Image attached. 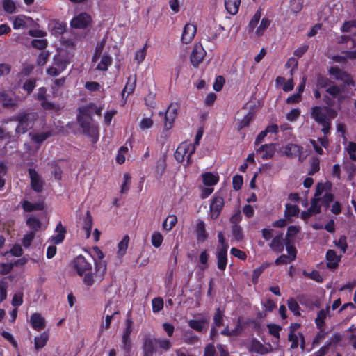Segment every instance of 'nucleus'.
Returning a JSON list of instances; mask_svg holds the SVG:
<instances>
[{"label": "nucleus", "instance_id": "obj_1", "mask_svg": "<svg viewBox=\"0 0 356 356\" xmlns=\"http://www.w3.org/2000/svg\"><path fill=\"white\" fill-rule=\"evenodd\" d=\"M12 120L18 122L15 131L17 134H24L32 129L34 125L35 117V115L31 113H21L15 116Z\"/></svg>", "mask_w": 356, "mask_h": 356}, {"label": "nucleus", "instance_id": "obj_2", "mask_svg": "<svg viewBox=\"0 0 356 356\" xmlns=\"http://www.w3.org/2000/svg\"><path fill=\"white\" fill-rule=\"evenodd\" d=\"M134 329V321L131 318V312L127 314V319L124 323V328L122 337L121 348L126 353H129L131 350V333Z\"/></svg>", "mask_w": 356, "mask_h": 356}, {"label": "nucleus", "instance_id": "obj_3", "mask_svg": "<svg viewBox=\"0 0 356 356\" xmlns=\"http://www.w3.org/2000/svg\"><path fill=\"white\" fill-rule=\"evenodd\" d=\"M78 123L82 129L83 134L90 138L92 143H95L98 141L99 136V128L98 126L93 122V119L82 120L79 118Z\"/></svg>", "mask_w": 356, "mask_h": 356}, {"label": "nucleus", "instance_id": "obj_4", "mask_svg": "<svg viewBox=\"0 0 356 356\" xmlns=\"http://www.w3.org/2000/svg\"><path fill=\"white\" fill-rule=\"evenodd\" d=\"M69 60L63 55L59 54H55L53 57V61L46 72L49 76H57L62 73L67 67Z\"/></svg>", "mask_w": 356, "mask_h": 356}, {"label": "nucleus", "instance_id": "obj_5", "mask_svg": "<svg viewBox=\"0 0 356 356\" xmlns=\"http://www.w3.org/2000/svg\"><path fill=\"white\" fill-rule=\"evenodd\" d=\"M328 75L336 81L343 82V83L348 86H354L355 81L350 74L346 71L341 69L337 65L331 66L327 70Z\"/></svg>", "mask_w": 356, "mask_h": 356}, {"label": "nucleus", "instance_id": "obj_6", "mask_svg": "<svg viewBox=\"0 0 356 356\" xmlns=\"http://www.w3.org/2000/svg\"><path fill=\"white\" fill-rule=\"evenodd\" d=\"M143 356H153L157 349V339L151 333H145L142 338Z\"/></svg>", "mask_w": 356, "mask_h": 356}, {"label": "nucleus", "instance_id": "obj_7", "mask_svg": "<svg viewBox=\"0 0 356 356\" xmlns=\"http://www.w3.org/2000/svg\"><path fill=\"white\" fill-rule=\"evenodd\" d=\"M194 153V147L188 145V142H183L177 147L174 156L175 159L179 163L184 161L185 157H186V165H189L191 163V156Z\"/></svg>", "mask_w": 356, "mask_h": 356}, {"label": "nucleus", "instance_id": "obj_8", "mask_svg": "<svg viewBox=\"0 0 356 356\" xmlns=\"http://www.w3.org/2000/svg\"><path fill=\"white\" fill-rule=\"evenodd\" d=\"M92 18L86 12H81L74 16L70 21V26L75 29H86L91 26Z\"/></svg>", "mask_w": 356, "mask_h": 356}, {"label": "nucleus", "instance_id": "obj_9", "mask_svg": "<svg viewBox=\"0 0 356 356\" xmlns=\"http://www.w3.org/2000/svg\"><path fill=\"white\" fill-rule=\"evenodd\" d=\"M180 108V105L178 102H172L168 106L165 113V129L167 130L170 129L174 124L175 120L178 115V111Z\"/></svg>", "mask_w": 356, "mask_h": 356}, {"label": "nucleus", "instance_id": "obj_10", "mask_svg": "<svg viewBox=\"0 0 356 356\" xmlns=\"http://www.w3.org/2000/svg\"><path fill=\"white\" fill-rule=\"evenodd\" d=\"M225 204L224 198L216 194L213 197L209 206V216L212 220L217 219L221 213Z\"/></svg>", "mask_w": 356, "mask_h": 356}, {"label": "nucleus", "instance_id": "obj_11", "mask_svg": "<svg viewBox=\"0 0 356 356\" xmlns=\"http://www.w3.org/2000/svg\"><path fill=\"white\" fill-rule=\"evenodd\" d=\"M207 52L201 43H196L190 55V61L194 67H197L204 58Z\"/></svg>", "mask_w": 356, "mask_h": 356}, {"label": "nucleus", "instance_id": "obj_12", "mask_svg": "<svg viewBox=\"0 0 356 356\" xmlns=\"http://www.w3.org/2000/svg\"><path fill=\"white\" fill-rule=\"evenodd\" d=\"M73 266L79 276L92 270V265L82 254L78 255L72 261Z\"/></svg>", "mask_w": 356, "mask_h": 356}, {"label": "nucleus", "instance_id": "obj_13", "mask_svg": "<svg viewBox=\"0 0 356 356\" xmlns=\"http://www.w3.org/2000/svg\"><path fill=\"white\" fill-rule=\"evenodd\" d=\"M276 151V147L275 143H268L261 145L257 150L256 153L261 154V157L263 160L270 159L273 157Z\"/></svg>", "mask_w": 356, "mask_h": 356}, {"label": "nucleus", "instance_id": "obj_14", "mask_svg": "<svg viewBox=\"0 0 356 356\" xmlns=\"http://www.w3.org/2000/svg\"><path fill=\"white\" fill-rule=\"evenodd\" d=\"M285 242V238H283V233L280 232L273 238L269 243V247L275 253H281L284 249Z\"/></svg>", "mask_w": 356, "mask_h": 356}, {"label": "nucleus", "instance_id": "obj_15", "mask_svg": "<svg viewBox=\"0 0 356 356\" xmlns=\"http://www.w3.org/2000/svg\"><path fill=\"white\" fill-rule=\"evenodd\" d=\"M197 32V28L192 24H186L183 29L181 40L184 44H189L193 40Z\"/></svg>", "mask_w": 356, "mask_h": 356}, {"label": "nucleus", "instance_id": "obj_16", "mask_svg": "<svg viewBox=\"0 0 356 356\" xmlns=\"http://www.w3.org/2000/svg\"><path fill=\"white\" fill-rule=\"evenodd\" d=\"M323 108L320 106H314L311 109V117L318 124L330 121L327 117L326 113L323 112Z\"/></svg>", "mask_w": 356, "mask_h": 356}, {"label": "nucleus", "instance_id": "obj_17", "mask_svg": "<svg viewBox=\"0 0 356 356\" xmlns=\"http://www.w3.org/2000/svg\"><path fill=\"white\" fill-rule=\"evenodd\" d=\"M29 322L32 328L36 331H41L45 328L46 322L40 313L35 312L31 315Z\"/></svg>", "mask_w": 356, "mask_h": 356}, {"label": "nucleus", "instance_id": "obj_18", "mask_svg": "<svg viewBox=\"0 0 356 356\" xmlns=\"http://www.w3.org/2000/svg\"><path fill=\"white\" fill-rule=\"evenodd\" d=\"M29 175L31 179V186L32 189L37 193H40L43 188V183L40 180L38 173L35 169L29 168Z\"/></svg>", "mask_w": 356, "mask_h": 356}, {"label": "nucleus", "instance_id": "obj_19", "mask_svg": "<svg viewBox=\"0 0 356 356\" xmlns=\"http://www.w3.org/2000/svg\"><path fill=\"white\" fill-rule=\"evenodd\" d=\"M327 267L329 269H335L341 261V256H337L334 250H328L326 252Z\"/></svg>", "mask_w": 356, "mask_h": 356}, {"label": "nucleus", "instance_id": "obj_20", "mask_svg": "<svg viewBox=\"0 0 356 356\" xmlns=\"http://www.w3.org/2000/svg\"><path fill=\"white\" fill-rule=\"evenodd\" d=\"M95 107V104L94 103H90L89 104L79 107L78 111L79 113L77 115V122H79V119H81L82 120H87L88 119H92V110Z\"/></svg>", "mask_w": 356, "mask_h": 356}, {"label": "nucleus", "instance_id": "obj_21", "mask_svg": "<svg viewBox=\"0 0 356 356\" xmlns=\"http://www.w3.org/2000/svg\"><path fill=\"white\" fill-rule=\"evenodd\" d=\"M302 147L298 145L289 143L284 147V152L288 157L294 158L298 155L300 156L302 152ZM299 159L300 160V156L299 157Z\"/></svg>", "mask_w": 356, "mask_h": 356}, {"label": "nucleus", "instance_id": "obj_22", "mask_svg": "<svg viewBox=\"0 0 356 356\" xmlns=\"http://www.w3.org/2000/svg\"><path fill=\"white\" fill-rule=\"evenodd\" d=\"M66 24L58 20H53L49 23V28L52 35L59 36L66 31Z\"/></svg>", "mask_w": 356, "mask_h": 356}, {"label": "nucleus", "instance_id": "obj_23", "mask_svg": "<svg viewBox=\"0 0 356 356\" xmlns=\"http://www.w3.org/2000/svg\"><path fill=\"white\" fill-rule=\"evenodd\" d=\"M330 307L327 306L325 309L319 310L315 318L316 327L320 330H323L325 326V319L330 312Z\"/></svg>", "mask_w": 356, "mask_h": 356}, {"label": "nucleus", "instance_id": "obj_24", "mask_svg": "<svg viewBox=\"0 0 356 356\" xmlns=\"http://www.w3.org/2000/svg\"><path fill=\"white\" fill-rule=\"evenodd\" d=\"M195 232L197 243H203L207 239L208 234L206 232L205 223L204 221L200 220L197 223Z\"/></svg>", "mask_w": 356, "mask_h": 356}, {"label": "nucleus", "instance_id": "obj_25", "mask_svg": "<svg viewBox=\"0 0 356 356\" xmlns=\"http://www.w3.org/2000/svg\"><path fill=\"white\" fill-rule=\"evenodd\" d=\"M55 231L57 232V234L52 236V241L54 244H60L65 239L66 228L63 226L61 222H59L56 227Z\"/></svg>", "mask_w": 356, "mask_h": 356}, {"label": "nucleus", "instance_id": "obj_26", "mask_svg": "<svg viewBox=\"0 0 356 356\" xmlns=\"http://www.w3.org/2000/svg\"><path fill=\"white\" fill-rule=\"evenodd\" d=\"M22 207L25 212L42 211L44 208V204L42 202L32 203L28 200H23L22 202Z\"/></svg>", "mask_w": 356, "mask_h": 356}, {"label": "nucleus", "instance_id": "obj_27", "mask_svg": "<svg viewBox=\"0 0 356 356\" xmlns=\"http://www.w3.org/2000/svg\"><path fill=\"white\" fill-rule=\"evenodd\" d=\"M95 268L96 276L102 280L107 270L106 262L104 260L95 259Z\"/></svg>", "mask_w": 356, "mask_h": 356}, {"label": "nucleus", "instance_id": "obj_28", "mask_svg": "<svg viewBox=\"0 0 356 356\" xmlns=\"http://www.w3.org/2000/svg\"><path fill=\"white\" fill-rule=\"evenodd\" d=\"M209 323V320L202 318L200 320L191 319L188 322V326L198 332H202L204 330V325Z\"/></svg>", "mask_w": 356, "mask_h": 356}, {"label": "nucleus", "instance_id": "obj_29", "mask_svg": "<svg viewBox=\"0 0 356 356\" xmlns=\"http://www.w3.org/2000/svg\"><path fill=\"white\" fill-rule=\"evenodd\" d=\"M0 102L3 108H12L16 106L15 100L6 91L0 92Z\"/></svg>", "mask_w": 356, "mask_h": 356}, {"label": "nucleus", "instance_id": "obj_30", "mask_svg": "<svg viewBox=\"0 0 356 356\" xmlns=\"http://www.w3.org/2000/svg\"><path fill=\"white\" fill-rule=\"evenodd\" d=\"M225 7L229 14L236 15L239 9L241 0H224Z\"/></svg>", "mask_w": 356, "mask_h": 356}, {"label": "nucleus", "instance_id": "obj_31", "mask_svg": "<svg viewBox=\"0 0 356 356\" xmlns=\"http://www.w3.org/2000/svg\"><path fill=\"white\" fill-rule=\"evenodd\" d=\"M202 181L207 186H212L216 185L219 180V177L211 172H207L202 174Z\"/></svg>", "mask_w": 356, "mask_h": 356}, {"label": "nucleus", "instance_id": "obj_32", "mask_svg": "<svg viewBox=\"0 0 356 356\" xmlns=\"http://www.w3.org/2000/svg\"><path fill=\"white\" fill-rule=\"evenodd\" d=\"M26 225L31 229L30 232H34L35 234L41 228V221L36 217L31 216L26 220Z\"/></svg>", "mask_w": 356, "mask_h": 356}, {"label": "nucleus", "instance_id": "obj_33", "mask_svg": "<svg viewBox=\"0 0 356 356\" xmlns=\"http://www.w3.org/2000/svg\"><path fill=\"white\" fill-rule=\"evenodd\" d=\"M49 335L46 332L41 333L34 339V346L38 350L44 347L48 341Z\"/></svg>", "mask_w": 356, "mask_h": 356}, {"label": "nucleus", "instance_id": "obj_34", "mask_svg": "<svg viewBox=\"0 0 356 356\" xmlns=\"http://www.w3.org/2000/svg\"><path fill=\"white\" fill-rule=\"evenodd\" d=\"M113 59L108 54H104L101 58L100 62L97 65L96 69L100 71H106L110 65H111Z\"/></svg>", "mask_w": 356, "mask_h": 356}, {"label": "nucleus", "instance_id": "obj_35", "mask_svg": "<svg viewBox=\"0 0 356 356\" xmlns=\"http://www.w3.org/2000/svg\"><path fill=\"white\" fill-rule=\"evenodd\" d=\"M92 223H93L92 217L91 216L90 211L88 210L86 211V215L83 219V228L86 232V236L87 238H88L90 236Z\"/></svg>", "mask_w": 356, "mask_h": 356}, {"label": "nucleus", "instance_id": "obj_36", "mask_svg": "<svg viewBox=\"0 0 356 356\" xmlns=\"http://www.w3.org/2000/svg\"><path fill=\"white\" fill-rule=\"evenodd\" d=\"M217 266L220 270H225L227 264V254L223 252H217Z\"/></svg>", "mask_w": 356, "mask_h": 356}, {"label": "nucleus", "instance_id": "obj_37", "mask_svg": "<svg viewBox=\"0 0 356 356\" xmlns=\"http://www.w3.org/2000/svg\"><path fill=\"white\" fill-rule=\"evenodd\" d=\"M30 136H31V140L35 143H36L38 145H40L44 140H46L47 138H49L50 136H51L52 134L51 131H47V132H42L40 134H30Z\"/></svg>", "mask_w": 356, "mask_h": 356}, {"label": "nucleus", "instance_id": "obj_38", "mask_svg": "<svg viewBox=\"0 0 356 356\" xmlns=\"http://www.w3.org/2000/svg\"><path fill=\"white\" fill-rule=\"evenodd\" d=\"M285 248L287 251V257L289 259V262L293 261L297 256V250L293 245V241H286Z\"/></svg>", "mask_w": 356, "mask_h": 356}, {"label": "nucleus", "instance_id": "obj_39", "mask_svg": "<svg viewBox=\"0 0 356 356\" xmlns=\"http://www.w3.org/2000/svg\"><path fill=\"white\" fill-rule=\"evenodd\" d=\"M183 340L187 344L193 345L198 341L199 339L192 330H186L183 334Z\"/></svg>", "mask_w": 356, "mask_h": 356}, {"label": "nucleus", "instance_id": "obj_40", "mask_svg": "<svg viewBox=\"0 0 356 356\" xmlns=\"http://www.w3.org/2000/svg\"><path fill=\"white\" fill-rule=\"evenodd\" d=\"M172 342L168 339L159 338L157 339V348L161 350L159 354L161 355L163 351L167 352L172 348Z\"/></svg>", "mask_w": 356, "mask_h": 356}, {"label": "nucleus", "instance_id": "obj_41", "mask_svg": "<svg viewBox=\"0 0 356 356\" xmlns=\"http://www.w3.org/2000/svg\"><path fill=\"white\" fill-rule=\"evenodd\" d=\"M129 241V237L128 235H125L123 238L120 241V243L118 245V255L120 257H123L127 252V248H128V243Z\"/></svg>", "mask_w": 356, "mask_h": 356}, {"label": "nucleus", "instance_id": "obj_42", "mask_svg": "<svg viewBox=\"0 0 356 356\" xmlns=\"http://www.w3.org/2000/svg\"><path fill=\"white\" fill-rule=\"evenodd\" d=\"M253 113L250 111H249L244 117L242 120H239L238 122L237 123V130L238 131H241V129H243V128H245V127H248L250 124V122L252 121V118H253Z\"/></svg>", "mask_w": 356, "mask_h": 356}, {"label": "nucleus", "instance_id": "obj_43", "mask_svg": "<svg viewBox=\"0 0 356 356\" xmlns=\"http://www.w3.org/2000/svg\"><path fill=\"white\" fill-rule=\"evenodd\" d=\"M177 222V218L175 215H170L163 222V228L166 231L171 230Z\"/></svg>", "mask_w": 356, "mask_h": 356}, {"label": "nucleus", "instance_id": "obj_44", "mask_svg": "<svg viewBox=\"0 0 356 356\" xmlns=\"http://www.w3.org/2000/svg\"><path fill=\"white\" fill-rule=\"evenodd\" d=\"M300 212L299 207L296 204H286L284 216L286 218L297 216Z\"/></svg>", "mask_w": 356, "mask_h": 356}, {"label": "nucleus", "instance_id": "obj_45", "mask_svg": "<svg viewBox=\"0 0 356 356\" xmlns=\"http://www.w3.org/2000/svg\"><path fill=\"white\" fill-rule=\"evenodd\" d=\"M261 17V12L260 10H258L256 11L252 19H250L249 24L248 26V31L249 33L253 31V30L256 28L257 24H259V22L260 20V18Z\"/></svg>", "mask_w": 356, "mask_h": 356}, {"label": "nucleus", "instance_id": "obj_46", "mask_svg": "<svg viewBox=\"0 0 356 356\" xmlns=\"http://www.w3.org/2000/svg\"><path fill=\"white\" fill-rule=\"evenodd\" d=\"M287 305L289 310L291 311L295 316H300V307L298 302L293 298H290L288 299Z\"/></svg>", "mask_w": 356, "mask_h": 356}, {"label": "nucleus", "instance_id": "obj_47", "mask_svg": "<svg viewBox=\"0 0 356 356\" xmlns=\"http://www.w3.org/2000/svg\"><path fill=\"white\" fill-rule=\"evenodd\" d=\"M300 228L299 226L290 225L286 234L285 241H293V238L300 232Z\"/></svg>", "mask_w": 356, "mask_h": 356}, {"label": "nucleus", "instance_id": "obj_48", "mask_svg": "<svg viewBox=\"0 0 356 356\" xmlns=\"http://www.w3.org/2000/svg\"><path fill=\"white\" fill-rule=\"evenodd\" d=\"M223 311L220 307L216 309L213 320L216 327H220L223 325Z\"/></svg>", "mask_w": 356, "mask_h": 356}, {"label": "nucleus", "instance_id": "obj_49", "mask_svg": "<svg viewBox=\"0 0 356 356\" xmlns=\"http://www.w3.org/2000/svg\"><path fill=\"white\" fill-rule=\"evenodd\" d=\"M270 21L268 18L264 17L261 19L259 26L256 29L255 34L259 37L263 35L265 31L270 26Z\"/></svg>", "mask_w": 356, "mask_h": 356}, {"label": "nucleus", "instance_id": "obj_50", "mask_svg": "<svg viewBox=\"0 0 356 356\" xmlns=\"http://www.w3.org/2000/svg\"><path fill=\"white\" fill-rule=\"evenodd\" d=\"M321 197H313L311 200V206L309 207V211L312 212L314 214H318L321 213Z\"/></svg>", "mask_w": 356, "mask_h": 356}, {"label": "nucleus", "instance_id": "obj_51", "mask_svg": "<svg viewBox=\"0 0 356 356\" xmlns=\"http://www.w3.org/2000/svg\"><path fill=\"white\" fill-rule=\"evenodd\" d=\"M2 6L4 11L7 13L12 14L16 10V6L13 0H3Z\"/></svg>", "mask_w": 356, "mask_h": 356}, {"label": "nucleus", "instance_id": "obj_52", "mask_svg": "<svg viewBox=\"0 0 356 356\" xmlns=\"http://www.w3.org/2000/svg\"><path fill=\"white\" fill-rule=\"evenodd\" d=\"M163 241V237L162 234L159 232H154L151 238V242L154 247L159 248Z\"/></svg>", "mask_w": 356, "mask_h": 356}, {"label": "nucleus", "instance_id": "obj_53", "mask_svg": "<svg viewBox=\"0 0 356 356\" xmlns=\"http://www.w3.org/2000/svg\"><path fill=\"white\" fill-rule=\"evenodd\" d=\"M251 351L264 355L267 353L265 346L259 341H254L251 346Z\"/></svg>", "mask_w": 356, "mask_h": 356}, {"label": "nucleus", "instance_id": "obj_54", "mask_svg": "<svg viewBox=\"0 0 356 356\" xmlns=\"http://www.w3.org/2000/svg\"><path fill=\"white\" fill-rule=\"evenodd\" d=\"M35 87L36 80L35 79H29L24 83L22 88L29 95L33 91Z\"/></svg>", "mask_w": 356, "mask_h": 356}, {"label": "nucleus", "instance_id": "obj_55", "mask_svg": "<svg viewBox=\"0 0 356 356\" xmlns=\"http://www.w3.org/2000/svg\"><path fill=\"white\" fill-rule=\"evenodd\" d=\"M232 233L233 238L236 241H241L243 238V234L241 227L239 225H232Z\"/></svg>", "mask_w": 356, "mask_h": 356}, {"label": "nucleus", "instance_id": "obj_56", "mask_svg": "<svg viewBox=\"0 0 356 356\" xmlns=\"http://www.w3.org/2000/svg\"><path fill=\"white\" fill-rule=\"evenodd\" d=\"M35 236V234L34 232H28L24 235V237L22 240V245L25 248H28L31 246L33 241L34 240Z\"/></svg>", "mask_w": 356, "mask_h": 356}, {"label": "nucleus", "instance_id": "obj_57", "mask_svg": "<svg viewBox=\"0 0 356 356\" xmlns=\"http://www.w3.org/2000/svg\"><path fill=\"white\" fill-rule=\"evenodd\" d=\"M31 45L35 49L43 50L47 47L48 42L46 39H34L31 41Z\"/></svg>", "mask_w": 356, "mask_h": 356}, {"label": "nucleus", "instance_id": "obj_58", "mask_svg": "<svg viewBox=\"0 0 356 356\" xmlns=\"http://www.w3.org/2000/svg\"><path fill=\"white\" fill-rule=\"evenodd\" d=\"M123 178H124V181H123V183L122 184L121 190H120V193L122 194L127 193L129 191V185H130L131 181V177L129 175V174H128V173H124V176H123Z\"/></svg>", "mask_w": 356, "mask_h": 356}, {"label": "nucleus", "instance_id": "obj_59", "mask_svg": "<svg viewBox=\"0 0 356 356\" xmlns=\"http://www.w3.org/2000/svg\"><path fill=\"white\" fill-rule=\"evenodd\" d=\"M135 86H136V79H134L133 81H131V77H129L127 82L122 90V95L124 96V93L126 92H127V95L131 94L135 89Z\"/></svg>", "mask_w": 356, "mask_h": 356}, {"label": "nucleus", "instance_id": "obj_60", "mask_svg": "<svg viewBox=\"0 0 356 356\" xmlns=\"http://www.w3.org/2000/svg\"><path fill=\"white\" fill-rule=\"evenodd\" d=\"M152 311L154 313L160 312L163 308V300L160 298H154L152 301Z\"/></svg>", "mask_w": 356, "mask_h": 356}, {"label": "nucleus", "instance_id": "obj_61", "mask_svg": "<svg viewBox=\"0 0 356 356\" xmlns=\"http://www.w3.org/2000/svg\"><path fill=\"white\" fill-rule=\"evenodd\" d=\"M330 83V80L324 75L318 74L316 76V86L321 88H326Z\"/></svg>", "mask_w": 356, "mask_h": 356}, {"label": "nucleus", "instance_id": "obj_62", "mask_svg": "<svg viewBox=\"0 0 356 356\" xmlns=\"http://www.w3.org/2000/svg\"><path fill=\"white\" fill-rule=\"evenodd\" d=\"M267 327L270 334L279 339L280 331L282 330V327L274 323L268 324Z\"/></svg>", "mask_w": 356, "mask_h": 356}, {"label": "nucleus", "instance_id": "obj_63", "mask_svg": "<svg viewBox=\"0 0 356 356\" xmlns=\"http://www.w3.org/2000/svg\"><path fill=\"white\" fill-rule=\"evenodd\" d=\"M341 90L340 86L332 84L326 89V92L331 95L333 98H337L341 93Z\"/></svg>", "mask_w": 356, "mask_h": 356}, {"label": "nucleus", "instance_id": "obj_64", "mask_svg": "<svg viewBox=\"0 0 356 356\" xmlns=\"http://www.w3.org/2000/svg\"><path fill=\"white\" fill-rule=\"evenodd\" d=\"M347 151L350 159L353 161H356V143L354 142H349Z\"/></svg>", "mask_w": 356, "mask_h": 356}]
</instances>
